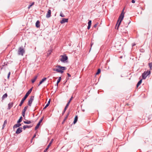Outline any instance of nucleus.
Here are the masks:
<instances>
[{
	"label": "nucleus",
	"instance_id": "obj_31",
	"mask_svg": "<svg viewBox=\"0 0 152 152\" xmlns=\"http://www.w3.org/2000/svg\"><path fill=\"white\" fill-rule=\"evenodd\" d=\"M88 25L91 26V20H89L88 23Z\"/></svg>",
	"mask_w": 152,
	"mask_h": 152
},
{
	"label": "nucleus",
	"instance_id": "obj_28",
	"mask_svg": "<svg viewBox=\"0 0 152 152\" xmlns=\"http://www.w3.org/2000/svg\"><path fill=\"white\" fill-rule=\"evenodd\" d=\"M101 72V70L100 69H98L96 73V75H97L99 74L100 72Z\"/></svg>",
	"mask_w": 152,
	"mask_h": 152
},
{
	"label": "nucleus",
	"instance_id": "obj_36",
	"mask_svg": "<svg viewBox=\"0 0 152 152\" xmlns=\"http://www.w3.org/2000/svg\"><path fill=\"white\" fill-rule=\"evenodd\" d=\"M60 15L61 16V17H64V15L62 13H60Z\"/></svg>",
	"mask_w": 152,
	"mask_h": 152
},
{
	"label": "nucleus",
	"instance_id": "obj_6",
	"mask_svg": "<svg viewBox=\"0 0 152 152\" xmlns=\"http://www.w3.org/2000/svg\"><path fill=\"white\" fill-rule=\"evenodd\" d=\"M61 58L60 59V61L64 63H65L66 61L68 60V57L66 55H61L60 56Z\"/></svg>",
	"mask_w": 152,
	"mask_h": 152
},
{
	"label": "nucleus",
	"instance_id": "obj_8",
	"mask_svg": "<svg viewBox=\"0 0 152 152\" xmlns=\"http://www.w3.org/2000/svg\"><path fill=\"white\" fill-rule=\"evenodd\" d=\"M51 11L50 10H48L47 12V13L46 15V17L47 18H49L51 16Z\"/></svg>",
	"mask_w": 152,
	"mask_h": 152
},
{
	"label": "nucleus",
	"instance_id": "obj_34",
	"mask_svg": "<svg viewBox=\"0 0 152 152\" xmlns=\"http://www.w3.org/2000/svg\"><path fill=\"white\" fill-rule=\"evenodd\" d=\"M49 105L48 104H47L43 108V109L46 108Z\"/></svg>",
	"mask_w": 152,
	"mask_h": 152
},
{
	"label": "nucleus",
	"instance_id": "obj_20",
	"mask_svg": "<svg viewBox=\"0 0 152 152\" xmlns=\"http://www.w3.org/2000/svg\"><path fill=\"white\" fill-rule=\"evenodd\" d=\"M61 77H59L58 79V80L57 81V83H56V85H57V86H58V84L60 82V81H61Z\"/></svg>",
	"mask_w": 152,
	"mask_h": 152
},
{
	"label": "nucleus",
	"instance_id": "obj_26",
	"mask_svg": "<svg viewBox=\"0 0 152 152\" xmlns=\"http://www.w3.org/2000/svg\"><path fill=\"white\" fill-rule=\"evenodd\" d=\"M23 122L25 124H28L31 123V121H24Z\"/></svg>",
	"mask_w": 152,
	"mask_h": 152
},
{
	"label": "nucleus",
	"instance_id": "obj_7",
	"mask_svg": "<svg viewBox=\"0 0 152 152\" xmlns=\"http://www.w3.org/2000/svg\"><path fill=\"white\" fill-rule=\"evenodd\" d=\"M34 98V96H31L30 97L28 101V105L31 106V104L33 101Z\"/></svg>",
	"mask_w": 152,
	"mask_h": 152
},
{
	"label": "nucleus",
	"instance_id": "obj_35",
	"mask_svg": "<svg viewBox=\"0 0 152 152\" xmlns=\"http://www.w3.org/2000/svg\"><path fill=\"white\" fill-rule=\"evenodd\" d=\"M26 112H22V115L23 117H24L25 115V113Z\"/></svg>",
	"mask_w": 152,
	"mask_h": 152
},
{
	"label": "nucleus",
	"instance_id": "obj_19",
	"mask_svg": "<svg viewBox=\"0 0 152 152\" xmlns=\"http://www.w3.org/2000/svg\"><path fill=\"white\" fill-rule=\"evenodd\" d=\"M77 119L78 117L77 115H76L75 118L73 122L74 124H75L77 122Z\"/></svg>",
	"mask_w": 152,
	"mask_h": 152
},
{
	"label": "nucleus",
	"instance_id": "obj_42",
	"mask_svg": "<svg viewBox=\"0 0 152 152\" xmlns=\"http://www.w3.org/2000/svg\"><path fill=\"white\" fill-rule=\"evenodd\" d=\"M36 136V134H35L34 135L33 137L32 138V139H33V138H34V137H35Z\"/></svg>",
	"mask_w": 152,
	"mask_h": 152
},
{
	"label": "nucleus",
	"instance_id": "obj_22",
	"mask_svg": "<svg viewBox=\"0 0 152 152\" xmlns=\"http://www.w3.org/2000/svg\"><path fill=\"white\" fill-rule=\"evenodd\" d=\"M68 107V106H66L64 108V110L62 113V115H63L64 114Z\"/></svg>",
	"mask_w": 152,
	"mask_h": 152
},
{
	"label": "nucleus",
	"instance_id": "obj_39",
	"mask_svg": "<svg viewBox=\"0 0 152 152\" xmlns=\"http://www.w3.org/2000/svg\"><path fill=\"white\" fill-rule=\"evenodd\" d=\"M136 45V44H135V43H133L132 44V47H133L135 45Z\"/></svg>",
	"mask_w": 152,
	"mask_h": 152
},
{
	"label": "nucleus",
	"instance_id": "obj_24",
	"mask_svg": "<svg viewBox=\"0 0 152 152\" xmlns=\"http://www.w3.org/2000/svg\"><path fill=\"white\" fill-rule=\"evenodd\" d=\"M22 116H21L20 117L19 119L17 121V123H20L22 121Z\"/></svg>",
	"mask_w": 152,
	"mask_h": 152
},
{
	"label": "nucleus",
	"instance_id": "obj_44",
	"mask_svg": "<svg viewBox=\"0 0 152 152\" xmlns=\"http://www.w3.org/2000/svg\"><path fill=\"white\" fill-rule=\"evenodd\" d=\"M67 75L69 77H70L71 76L70 74L69 73H67Z\"/></svg>",
	"mask_w": 152,
	"mask_h": 152
},
{
	"label": "nucleus",
	"instance_id": "obj_37",
	"mask_svg": "<svg viewBox=\"0 0 152 152\" xmlns=\"http://www.w3.org/2000/svg\"><path fill=\"white\" fill-rule=\"evenodd\" d=\"M70 101H69V102H68L67 103V104H66V106H68H68H69V103H70Z\"/></svg>",
	"mask_w": 152,
	"mask_h": 152
},
{
	"label": "nucleus",
	"instance_id": "obj_33",
	"mask_svg": "<svg viewBox=\"0 0 152 152\" xmlns=\"http://www.w3.org/2000/svg\"><path fill=\"white\" fill-rule=\"evenodd\" d=\"M10 72H9L8 74V76H7V78L8 79H9V77H10Z\"/></svg>",
	"mask_w": 152,
	"mask_h": 152
},
{
	"label": "nucleus",
	"instance_id": "obj_1",
	"mask_svg": "<svg viewBox=\"0 0 152 152\" xmlns=\"http://www.w3.org/2000/svg\"><path fill=\"white\" fill-rule=\"evenodd\" d=\"M124 9H123L117 20V23L116 25H117L118 24V26L116 28V29L117 30L118 29V27L121 24L122 20H123L124 17Z\"/></svg>",
	"mask_w": 152,
	"mask_h": 152
},
{
	"label": "nucleus",
	"instance_id": "obj_45",
	"mask_svg": "<svg viewBox=\"0 0 152 152\" xmlns=\"http://www.w3.org/2000/svg\"><path fill=\"white\" fill-rule=\"evenodd\" d=\"M50 102V99L48 101L47 104H48L49 105Z\"/></svg>",
	"mask_w": 152,
	"mask_h": 152
},
{
	"label": "nucleus",
	"instance_id": "obj_11",
	"mask_svg": "<svg viewBox=\"0 0 152 152\" xmlns=\"http://www.w3.org/2000/svg\"><path fill=\"white\" fill-rule=\"evenodd\" d=\"M68 21V19L63 18H62V20L60 21V23L61 24H63L67 22Z\"/></svg>",
	"mask_w": 152,
	"mask_h": 152
},
{
	"label": "nucleus",
	"instance_id": "obj_5",
	"mask_svg": "<svg viewBox=\"0 0 152 152\" xmlns=\"http://www.w3.org/2000/svg\"><path fill=\"white\" fill-rule=\"evenodd\" d=\"M150 73L151 72L149 70H147L146 71L144 72L142 75V79H145V78L147 77V76H148L150 74Z\"/></svg>",
	"mask_w": 152,
	"mask_h": 152
},
{
	"label": "nucleus",
	"instance_id": "obj_21",
	"mask_svg": "<svg viewBox=\"0 0 152 152\" xmlns=\"http://www.w3.org/2000/svg\"><path fill=\"white\" fill-rule=\"evenodd\" d=\"M37 76H35L34 77V78L31 80V82L32 83H34L35 81V80H36V79L37 78Z\"/></svg>",
	"mask_w": 152,
	"mask_h": 152
},
{
	"label": "nucleus",
	"instance_id": "obj_12",
	"mask_svg": "<svg viewBox=\"0 0 152 152\" xmlns=\"http://www.w3.org/2000/svg\"><path fill=\"white\" fill-rule=\"evenodd\" d=\"M7 96L8 95L7 93H5L4 94L1 98V102H3L4 100L5 99L7 98Z\"/></svg>",
	"mask_w": 152,
	"mask_h": 152
},
{
	"label": "nucleus",
	"instance_id": "obj_38",
	"mask_svg": "<svg viewBox=\"0 0 152 152\" xmlns=\"http://www.w3.org/2000/svg\"><path fill=\"white\" fill-rule=\"evenodd\" d=\"M91 26L88 25V26L87 27L88 29H89L90 28Z\"/></svg>",
	"mask_w": 152,
	"mask_h": 152
},
{
	"label": "nucleus",
	"instance_id": "obj_15",
	"mask_svg": "<svg viewBox=\"0 0 152 152\" xmlns=\"http://www.w3.org/2000/svg\"><path fill=\"white\" fill-rule=\"evenodd\" d=\"M21 124L19 123H17V124H15L13 126V128L14 129L15 128H16L18 127H19L20 126H21Z\"/></svg>",
	"mask_w": 152,
	"mask_h": 152
},
{
	"label": "nucleus",
	"instance_id": "obj_41",
	"mask_svg": "<svg viewBox=\"0 0 152 152\" xmlns=\"http://www.w3.org/2000/svg\"><path fill=\"white\" fill-rule=\"evenodd\" d=\"M7 122L6 120H5L4 122V124H7Z\"/></svg>",
	"mask_w": 152,
	"mask_h": 152
},
{
	"label": "nucleus",
	"instance_id": "obj_29",
	"mask_svg": "<svg viewBox=\"0 0 152 152\" xmlns=\"http://www.w3.org/2000/svg\"><path fill=\"white\" fill-rule=\"evenodd\" d=\"M150 68V69H151V68L152 67V63H150L148 64Z\"/></svg>",
	"mask_w": 152,
	"mask_h": 152
},
{
	"label": "nucleus",
	"instance_id": "obj_14",
	"mask_svg": "<svg viewBox=\"0 0 152 152\" xmlns=\"http://www.w3.org/2000/svg\"><path fill=\"white\" fill-rule=\"evenodd\" d=\"M33 125H31L29 126L28 125H24L23 126V129L24 130H25L26 129L28 128H30L31 127H32L33 126Z\"/></svg>",
	"mask_w": 152,
	"mask_h": 152
},
{
	"label": "nucleus",
	"instance_id": "obj_27",
	"mask_svg": "<svg viewBox=\"0 0 152 152\" xmlns=\"http://www.w3.org/2000/svg\"><path fill=\"white\" fill-rule=\"evenodd\" d=\"M28 108V106H25L24 107V109L22 111H23V112H26V110H27V109Z\"/></svg>",
	"mask_w": 152,
	"mask_h": 152
},
{
	"label": "nucleus",
	"instance_id": "obj_23",
	"mask_svg": "<svg viewBox=\"0 0 152 152\" xmlns=\"http://www.w3.org/2000/svg\"><path fill=\"white\" fill-rule=\"evenodd\" d=\"M142 82V80H140L137 83V87H138L141 84V83Z\"/></svg>",
	"mask_w": 152,
	"mask_h": 152
},
{
	"label": "nucleus",
	"instance_id": "obj_4",
	"mask_svg": "<svg viewBox=\"0 0 152 152\" xmlns=\"http://www.w3.org/2000/svg\"><path fill=\"white\" fill-rule=\"evenodd\" d=\"M25 53V50L23 46L20 47L18 51V55L23 56Z\"/></svg>",
	"mask_w": 152,
	"mask_h": 152
},
{
	"label": "nucleus",
	"instance_id": "obj_47",
	"mask_svg": "<svg viewBox=\"0 0 152 152\" xmlns=\"http://www.w3.org/2000/svg\"><path fill=\"white\" fill-rule=\"evenodd\" d=\"M43 117H42L40 120H42V121L43 120Z\"/></svg>",
	"mask_w": 152,
	"mask_h": 152
},
{
	"label": "nucleus",
	"instance_id": "obj_40",
	"mask_svg": "<svg viewBox=\"0 0 152 152\" xmlns=\"http://www.w3.org/2000/svg\"><path fill=\"white\" fill-rule=\"evenodd\" d=\"M72 98H73V97L72 96L71 97V98H70L69 101H70V102L72 100Z\"/></svg>",
	"mask_w": 152,
	"mask_h": 152
},
{
	"label": "nucleus",
	"instance_id": "obj_18",
	"mask_svg": "<svg viewBox=\"0 0 152 152\" xmlns=\"http://www.w3.org/2000/svg\"><path fill=\"white\" fill-rule=\"evenodd\" d=\"M39 23L40 22L39 20L37 21L36 23V26L37 28H39L40 26Z\"/></svg>",
	"mask_w": 152,
	"mask_h": 152
},
{
	"label": "nucleus",
	"instance_id": "obj_3",
	"mask_svg": "<svg viewBox=\"0 0 152 152\" xmlns=\"http://www.w3.org/2000/svg\"><path fill=\"white\" fill-rule=\"evenodd\" d=\"M32 91V88H30L28 91L26 93V95H25L24 97L22 99V100H21L19 104V106H21L23 104V103L24 101L26 100L29 94L31 93V91Z\"/></svg>",
	"mask_w": 152,
	"mask_h": 152
},
{
	"label": "nucleus",
	"instance_id": "obj_32",
	"mask_svg": "<svg viewBox=\"0 0 152 152\" xmlns=\"http://www.w3.org/2000/svg\"><path fill=\"white\" fill-rule=\"evenodd\" d=\"M98 23H96L94 26V28H96L97 27V26L98 25Z\"/></svg>",
	"mask_w": 152,
	"mask_h": 152
},
{
	"label": "nucleus",
	"instance_id": "obj_48",
	"mask_svg": "<svg viewBox=\"0 0 152 152\" xmlns=\"http://www.w3.org/2000/svg\"><path fill=\"white\" fill-rule=\"evenodd\" d=\"M93 43L92 44V43H91V46L93 45Z\"/></svg>",
	"mask_w": 152,
	"mask_h": 152
},
{
	"label": "nucleus",
	"instance_id": "obj_30",
	"mask_svg": "<svg viewBox=\"0 0 152 152\" xmlns=\"http://www.w3.org/2000/svg\"><path fill=\"white\" fill-rule=\"evenodd\" d=\"M34 4V2H33L31 4H30V5H29L28 6V9H29L30 8V7H31Z\"/></svg>",
	"mask_w": 152,
	"mask_h": 152
},
{
	"label": "nucleus",
	"instance_id": "obj_2",
	"mask_svg": "<svg viewBox=\"0 0 152 152\" xmlns=\"http://www.w3.org/2000/svg\"><path fill=\"white\" fill-rule=\"evenodd\" d=\"M56 68H53V70L54 71H56L58 72L63 73V70L66 69V68L64 66H61L60 65H58L56 66Z\"/></svg>",
	"mask_w": 152,
	"mask_h": 152
},
{
	"label": "nucleus",
	"instance_id": "obj_13",
	"mask_svg": "<svg viewBox=\"0 0 152 152\" xmlns=\"http://www.w3.org/2000/svg\"><path fill=\"white\" fill-rule=\"evenodd\" d=\"M42 120H40L38 122V123L37 124V125L36 126L35 128V130H37L38 128L39 127V125L42 122Z\"/></svg>",
	"mask_w": 152,
	"mask_h": 152
},
{
	"label": "nucleus",
	"instance_id": "obj_9",
	"mask_svg": "<svg viewBox=\"0 0 152 152\" xmlns=\"http://www.w3.org/2000/svg\"><path fill=\"white\" fill-rule=\"evenodd\" d=\"M22 128L21 127L18 128L16 132V133L17 134H19L22 132Z\"/></svg>",
	"mask_w": 152,
	"mask_h": 152
},
{
	"label": "nucleus",
	"instance_id": "obj_25",
	"mask_svg": "<svg viewBox=\"0 0 152 152\" xmlns=\"http://www.w3.org/2000/svg\"><path fill=\"white\" fill-rule=\"evenodd\" d=\"M69 114V113L67 114V115H66V117H65V118L64 119V121L62 122V124H63V123H64V122L66 121V119L67 118H68V115Z\"/></svg>",
	"mask_w": 152,
	"mask_h": 152
},
{
	"label": "nucleus",
	"instance_id": "obj_16",
	"mask_svg": "<svg viewBox=\"0 0 152 152\" xmlns=\"http://www.w3.org/2000/svg\"><path fill=\"white\" fill-rule=\"evenodd\" d=\"M13 103L12 102H10L8 104V109H10L13 106Z\"/></svg>",
	"mask_w": 152,
	"mask_h": 152
},
{
	"label": "nucleus",
	"instance_id": "obj_17",
	"mask_svg": "<svg viewBox=\"0 0 152 152\" xmlns=\"http://www.w3.org/2000/svg\"><path fill=\"white\" fill-rule=\"evenodd\" d=\"M47 79L46 77H44L43 78L42 80L40 82L39 84L38 85V86H39V85L41 84L42 83H43Z\"/></svg>",
	"mask_w": 152,
	"mask_h": 152
},
{
	"label": "nucleus",
	"instance_id": "obj_10",
	"mask_svg": "<svg viewBox=\"0 0 152 152\" xmlns=\"http://www.w3.org/2000/svg\"><path fill=\"white\" fill-rule=\"evenodd\" d=\"M53 140L52 139L50 141V142L49 143V144L48 145L47 148L45 149L44 150V152H46V151H47V150L48 149L49 147L52 144V142H53Z\"/></svg>",
	"mask_w": 152,
	"mask_h": 152
},
{
	"label": "nucleus",
	"instance_id": "obj_43",
	"mask_svg": "<svg viewBox=\"0 0 152 152\" xmlns=\"http://www.w3.org/2000/svg\"><path fill=\"white\" fill-rule=\"evenodd\" d=\"M132 3H134L135 2L134 0H132Z\"/></svg>",
	"mask_w": 152,
	"mask_h": 152
},
{
	"label": "nucleus",
	"instance_id": "obj_46",
	"mask_svg": "<svg viewBox=\"0 0 152 152\" xmlns=\"http://www.w3.org/2000/svg\"><path fill=\"white\" fill-rule=\"evenodd\" d=\"M5 124H4L3 125V127H2V129H4V128L5 127Z\"/></svg>",
	"mask_w": 152,
	"mask_h": 152
}]
</instances>
